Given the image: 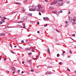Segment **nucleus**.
<instances>
[{"label": "nucleus", "mask_w": 76, "mask_h": 76, "mask_svg": "<svg viewBox=\"0 0 76 76\" xmlns=\"http://www.w3.org/2000/svg\"><path fill=\"white\" fill-rule=\"evenodd\" d=\"M49 9L50 10H53V7H49Z\"/></svg>", "instance_id": "12"}, {"label": "nucleus", "mask_w": 76, "mask_h": 76, "mask_svg": "<svg viewBox=\"0 0 76 76\" xmlns=\"http://www.w3.org/2000/svg\"><path fill=\"white\" fill-rule=\"evenodd\" d=\"M39 67V66L38 65L37 66V67Z\"/></svg>", "instance_id": "60"}, {"label": "nucleus", "mask_w": 76, "mask_h": 76, "mask_svg": "<svg viewBox=\"0 0 76 76\" xmlns=\"http://www.w3.org/2000/svg\"><path fill=\"white\" fill-rule=\"evenodd\" d=\"M56 31H57L58 32V33H60V31H59L57 30V29H56Z\"/></svg>", "instance_id": "26"}, {"label": "nucleus", "mask_w": 76, "mask_h": 76, "mask_svg": "<svg viewBox=\"0 0 76 76\" xmlns=\"http://www.w3.org/2000/svg\"><path fill=\"white\" fill-rule=\"evenodd\" d=\"M23 73H24V72L23 71H22V72H21V73L22 74H23Z\"/></svg>", "instance_id": "47"}, {"label": "nucleus", "mask_w": 76, "mask_h": 76, "mask_svg": "<svg viewBox=\"0 0 76 76\" xmlns=\"http://www.w3.org/2000/svg\"><path fill=\"white\" fill-rule=\"evenodd\" d=\"M21 42H22V43H23V42H24V41H23V40H22Z\"/></svg>", "instance_id": "37"}, {"label": "nucleus", "mask_w": 76, "mask_h": 76, "mask_svg": "<svg viewBox=\"0 0 76 76\" xmlns=\"http://www.w3.org/2000/svg\"><path fill=\"white\" fill-rule=\"evenodd\" d=\"M57 56V57H60V54H58Z\"/></svg>", "instance_id": "23"}, {"label": "nucleus", "mask_w": 76, "mask_h": 76, "mask_svg": "<svg viewBox=\"0 0 76 76\" xmlns=\"http://www.w3.org/2000/svg\"><path fill=\"white\" fill-rule=\"evenodd\" d=\"M68 58H70V56H68Z\"/></svg>", "instance_id": "48"}, {"label": "nucleus", "mask_w": 76, "mask_h": 76, "mask_svg": "<svg viewBox=\"0 0 76 76\" xmlns=\"http://www.w3.org/2000/svg\"><path fill=\"white\" fill-rule=\"evenodd\" d=\"M37 24H38V25H39V22H37Z\"/></svg>", "instance_id": "45"}, {"label": "nucleus", "mask_w": 76, "mask_h": 76, "mask_svg": "<svg viewBox=\"0 0 76 76\" xmlns=\"http://www.w3.org/2000/svg\"><path fill=\"white\" fill-rule=\"evenodd\" d=\"M75 73H76V71H75Z\"/></svg>", "instance_id": "63"}, {"label": "nucleus", "mask_w": 76, "mask_h": 76, "mask_svg": "<svg viewBox=\"0 0 76 76\" xmlns=\"http://www.w3.org/2000/svg\"><path fill=\"white\" fill-rule=\"evenodd\" d=\"M45 1L46 2H47V0H45Z\"/></svg>", "instance_id": "55"}, {"label": "nucleus", "mask_w": 76, "mask_h": 76, "mask_svg": "<svg viewBox=\"0 0 76 76\" xmlns=\"http://www.w3.org/2000/svg\"><path fill=\"white\" fill-rule=\"evenodd\" d=\"M45 74H46V75H49V74H51V72L48 71L45 72Z\"/></svg>", "instance_id": "6"}, {"label": "nucleus", "mask_w": 76, "mask_h": 76, "mask_svg": "<svg viewBox=\"0 0 76 76\" xmlns=\"http://www.w3.org/2000/svg\"><path fill=\"white\" fill-rule=\"evenodd\" d=\"M4 61H6V60L7 59L6 58H4Z\"/></svg>", "instance_id": "50"}, {"label": "nucleus", "mask_w": 76, "mask_h": 76, "mask_svg": "<svg viewBox=\"0 0 76 76\" xmlns=\"http://www.w3.org/2000/svg\"><path fill=\"white\" fill-rule=\"evenodd\" d=\"M39 15H41V12H39Z\"/></svg>", "instance_id": "28"}, {"label": "nucleus", "mask_w": 76, "mask_h": 76, "mask_svg": "<svg viewBox=\"0 0 76 76\" xmlns=\"http://www.w3.org/2000/svg\"><path fill=\"white\" fill-rule=\"evenodd\" d=\"M26 49L27 50H30V48H26Z\"/></svg>", "instance_id": "16"}, {"label": "nucleus", "mask_w": 76, "mask_h": 76, "mask_svg": "<svg viewBox=\"0 0 76 76\" xmlns=\"http://www.w3.org/2000/svg\"><path fill=\"white\" fill-rule=\"evenodd\" d=\"M22 64H24L25 63V62L24 61H23L22 62Z\"/></svg>", "instance_id": "40"}, {"label": "nucleus", "mask_w": 76, "mask_h": 76, "mask_svg": "<svg viewBox=\"0 0 76 76\" xmlns=\"http://www.w3.org/2000/svg\"><path fill=\"white\" fill-rule=\"evenodd\" d=\"M3 23V22H0V24L1 25V24H2Z\"/></svg>", "instance_id": "31"}, {"label": "nucleus", "mask_w": 76, "mask_h": 76, "mask_svg": "<svg viewBox=\"0 0 76 76\" xmlns=\"http://www.w3.org/2000/svg\"><path fill=\"white\" fill-rule=\"evenodd\" d=\"M66 53V52H65V51H63V53Z\"/></svg>", "instance_id": "38"}, {"label": "nucleus", "mask_w": 76, "mask_h": 76, "mask_svg": "<svg viewBox=\"0 0 76 76\" xmlns=\"http://www.w3.org/2000/svg\"><path fill=\"white\" fill-rule=\"evenodd\" d=\"M31 60H28L27 61L28 62H29V63H31V62H32V61H31Z\"/></svg>", "instance_id": "10"}, {"label": "nucleus", "mask_w": 76, "mask_h": 76, "mask_svg": "<svg viewBox=\"0 0 76 76\" xmlns=\"http://www.w3.org/2000/svg\"><path fill=\"white\" fill-rule=\"evenodd\" d=\"M3 17L0 15V18H2Z\"/></svg>", "instance_id": "57"}, {"label": "nucleus", "mask_w": 76, "mask_h": 76, "mask_svg": "<svg viewBox=\"0 0 76 76\" xmlns=\"http://www.w3.org/2000/svg\"><path fill=\"white\" fill-rule=\"evenodd\" d=\"M28 15L29 16H32V14L31 13H29L28 14Z\"/></svg>", "instance_id": "14"}, {"label": "nucleus", "mask_w": 76, "mask_h": 76, "mask_svg": "<svg viewBox=\"0 0 76 76\" xmlns=\"http://www.w3.org/2000/svg\"><path fill=\"white\" fill-rule=\"evenodd\" d=\"M72 24H74V22H72Z\"/></svg>", "instance_id": "62"}, {"label": "nucleus", "mask_w": 76, "mask_h": 76, "mask_svg": "<svg viewBox=\"0 0 76 76\" xmlns=\"http://www.w3.org/2000/svg\"><path fill=\"white\" fill-rule=\"evenodd\" d=\"M2 56H0V59H1V58Z\"/></svg>", "instance_id": "53"}, {"label": "nucleus", "mask_w": 76, "mask_h": 76, "mask_svg": "<svg viewBox=\"0 0 76 76\" xmlns=\"http://www.w3.org/2000/svg\"><path fill=\"white\" fill-rule=\"evenodd\" d=\"M23 28H25V24L24 23H23Z\"/></svg>", "instance_id": "13"}, {"label": "nucleus", "mask_w": 76, "mask_h": 76, "mask_svg": "<svg viewBox=\"0 0 76 76\" xmlns=\"http://www.w3.org/2000/svg\"><path fill=\"white\" fill-rule=\"evenodd\" d=\"M15 4H20V3L19 2H15Z\"/></svg>", "instance_id": "11"}, {"label": "nucleus", "mask_w": 76, "mask_h": 76, "mask_svg": "<svg viewBox=\"0 0 76 76\" xmlns=\"http://www.w3.org/2000/svg\"><path fill=\"white\" fill-rule=\"evenodd\" d=\"M59 64H60V65H62V62H59Z\"/></svg>", "instance_id": "15"}, {"label": "nucleus", "mask_w": 76, "mask_h": 76, "mask_svg": "<svg viewBox=\"0 0 76 76\" xmlns=\"http://www.w3.org/2000/svg\"><path fill=\"white\" fill-rule=\"evenodd\" d=\"M19 22H24L22 21H20L18 22V23H19Z\"/></svg>", "instance_id": "32"}, {"label": "nucleus", "mask_w": 76, "mask_h": 76, "mask_svg": "<svg viewBox=\"0 0 76 76\" xmlns=\"http://www.w3.org/2000/svg\"><path fill=\"white\" fill-rule=\"evenodd\" d=\"M14 47H15V48H16L17 47V46H14Z\"/></svg>", "instance_id": "59"}, {"label": "nucleus", "mask_w": 76, "mask_h": 76, "mask_svg": "<svg viewBox=\"0 0 76 76\" xmlns=\"http://www.w3.org/2000/svg\"><path fill=\"white\" fill-rule=\"evenodd\" d=\"M68 14H70V11L69 12Z\"/></svg>", "instance_id": "51"}, {"label": "nucleus", "mask_w": 76, "mask_h": 76, "mask_svg": "<svg viewBox=\"0 0 76 76\" xmlns=\"http://www.w3.org/2000/svg\"><path fill=\"white\" fill-rule=\"evenodd\" d=\"M31 71L32 72H34V70L33 69H31Z\"/></svg>", "instance_id": "22"}, {"label": "nucleus", "mask_w": 76, "mask_h": 76, "mask_svg": "<svg viewBox=\"0 0 76 76\" xmlns=\"http://www.w3.org/2000/svg\"><path fill=\"white\" fill-rule=\"evenodd\" d=\"M4 19H7V18H6L5 17H4Z\"/></svg>", "instance_id": "34"}, {"label": "nucleus", "mask_w": 76, "mask_h": 76, "mask_svg": "<svg viewBox=\"0 0 76 76\" xmlns=\"http://www.w3.org/2000/svg\"><path fill=\"white\" fill-rule=\"evenodd\" d=\"M15 13V12H14L13 13V12H10V13Z\"/></svg>", "instance_id": "43"}, {"label": "nucleus", "mask_w": 76, "mask_h": 76, "mask_svg": "<svg viewBox=\"0 0 76 76\" xmlns=\"http://www.w3.org/2000/svg\"><path fill=\"white\" fill-rule=\"evenodd\" d=\"M27 1L26 0H25L24 1V3H26V2Z\"/></svg>", "instance_id": "33"}, {"label": "nucleus", "mask_w": 76, "mask_h": 76, "mask_svg": "<svg viewBox=\"0 0 76 76\" xmlns=\"http://www.w3.org/2000/svg\"><path fill=\"white\" fill-rule=\"evenodd\" d=\"M36 57L37 58V57H38V56L36 55Z\"/></svg>", "instance_id": "56"}, {"label": "nucleus", "mask_w": 76, "mask_h": 76, "mask_svg": "<svg viewBox=\"0 0 76 76\" xmlns=\"http://www.w3.org/2000/svg\"><path fill=\"white\" fill-rule=\"evenodd\" d=\"M31 7V8L29 9V10L30 11H35V10H36L35 8L34 9H33L34 7L33 6H32Z\"/></svg>", "instance_id": "4"}, {"label": "nucleus", "mask_w": 76, "mask_h": 76, "mask_svg": "<svg viewBox=\"0 0 76 76\" xmlns=\"http://www.w3.org/2000/svg\"><path fill=\"white\" fill-rule=\"evenodd\" d=\"M52 13H57V11H52Z\"/></svg>", "instance_id": "8"}, {"label": "nucleus", "mask_w": 76, "mask_h": 76, "mask_svg": "<svg viewBox=\"0 0 76 76\" xmlns=\"http://www.w3.org/2000/svg\"><path fill=\"white\" fill-rule=\"evenodd\" d=\"M48 52L50 53V49L49 48L48 49Z\"/></svg>", "instance_id": "42"}, {"label": "nucleus", "mask_w": 76, "mask_h": 76, "mask_svg": "<svg viewBox=\"0 0 76 76\" xmlns=\"http://www.w3.org/2000/svg\"><path fill=\"white\" fill-rule=\"evenodd\" d=\"M58 1H59L58 3V5L59 6H61L63 5V0H58Z\"/></svg>", "instance_id": "1"}, {"label": "nucleus", "mask_w": 76, "mask_h": 76, "mask_svg": "<svg viewBox=\"0 0 76 76\" xmlns=\"http://www.w3.org/2000/svg\"><path fill=\"white\" fill-rule=\"evenodd\" d=\"M18 47H19V48H21V49H22V47H21V46H20V45H18Z\"/></svg>", "instance_id": "21"}, {"label": "nucleus", "mask_w": 76, "mask_h": 76, "mask_svg": "<svg viewBox=\"0 0 76 76\" xmlns=\"http://www.w3.org/2000/svg\"><path fill=\"white\" fill-rule=\"evenodd\" d=\"M10 72L9 71H7V73H9Z\"/></svg>", "instance_id": "64"}, {"label": "nucleus", "mask_w": 76, "mask_h": 76, "mask_svg": "<svg viewBox=\"0 0 76 76\" xmlns=\"http://www.w3.org/2000/svg\"><path fill=\"white\" fill-rule=\"evenodd\" d=\"M44 11L43 10L42 11V13H44Z\"/></svg>", "instance_id": "44"}, {"label": "nucleus", "mask_w": 76, "mask_h": 76, "mask_svg": "<svg viewBox=\"0 0 76 76\" xmlns=\"http://www.w3.org/2000/svg\"><path fill=\"white\" fill-rule=\"evenodd\" d=\"M18 73H19L20 72V70H18Z\"/></svg>", "instance_id": "35"}, {"label": "nucleus", "mask_w": 76, "mask_h": 76, "mask_svg": "<svg viewBox=\"0 0 76 76\" xmlns=\"http://www.w3.org/2000/svg\"><path fill=\"white\" fill-rule=\"evenodd\" d=\"M63 12V11H62V10H61L59 11V13H62Z\"/></svg>", "instance_id": "20"}, {"label": "nucleus", "mask_w": 76, "mask_h": 76, "mask_svg": "<svg viewBox=\"0 0 76 76\" xmlns=\"http://www.w3.org/2000/svg\"><path fill=\"white\" fill-rule=\"evenodd\" d=\"M32 54V53L31 52L29 53H28V55H31Z\"/></svg>", "instance_id": "19"}, {"label": "nucleus", "mask_w": 76, "mask_h": 76, "mask_svg": "<svg viewBox=\"0 0 76 76\" xmlns=\"http://www.w3.org/2000/svg\"><path fill=\"white\" fill-rule=\"evenodd\" d=\"M70 2H69V1H67V3H68V4H69V3Z\"/></svg>", "instance_id": "52"}, {"label": "nucleus", "mask_w": 76, "mask_h": 76, "mask_svg": "<svg viewBox=\"0 0 76 76\" xmlns=\"http://www.w3.org/2000/svg\"><path fill=\"white\" fill-rule=\"evenodd\" d=\"M11 69H12V70H13L14 72H15L16 70L15 68L14 67H12Z\"/></svg>", "instance_id": "7"}, {"label": "nucleus", "mask_w": 76, "mask_h": 76, "mask_svg": "<svg viewBox=\"0 0 76 76\" xmlns=\"http://www.w3.org/2000/svg\"><path fill=\"white\" fill-rule=\"evenodd\" d=\"M65 23H66V24H67V23H68V22H67V21H66L65 22Z\"/></svg>", "instance_id": "39"}, {"label": "nucleus", "mask_w": 76, "mask_h": 76, "mask_svg": "<svg viewBox=\"0 0 76 76\" xmlns=\"http://www.w3.org/2000/svg\"><path fill=\"white\" fill-rule=\"evenodd\" d=\"M67 70L68 71H69V72H70V70L69 68L67 69Z\"/></svg>", "instance_id": "25"}, {"label": "nucleus", "mask_w": 76, "mask_h": 76, "mask_svg": "<svg viewBox=\"0 0 76 76\" xmlns=\"http://www.w3.org/2000/svg\"><path fill=\"white\" fill-rule=\"evenodd\" d=\"M2 22L4 23L5 22V20L3 19L2 20Z\"/></svg>", "instance_id": "17"}, {"label": "nucleus", "mask_w": 76, "mask_h": 76, "mask_svg": "<svg viewBox=\"0 0 76 76\" xmlns=\"http://www.w3.org/2000/svg\"><path fill=\"white\" fill-rule=\"evenodd\" d=\"M43 19L44 20H47L49 19V18L48 17H43Z\"/></svg>", "instance_id": "5"}, {"label": "nucleus", "mask_w": 76, "mask_h": 76, "mask_svg": "<svg viewBox=\"0 0 76 76\" xmlns=\"http://www.w3.org/2000/svg\"><path fill=\"white\" fill-rule=\"evenodd\" d=\"M26 67H28V65H26Z\"/></svg>", "instance_id": "58"}, {"label": "nucleus", "mask_w": 76, "mask_h": 76, "mask_svg": "<svg viewBox=\"0 0 76 76\" xmlns=\"http://www.w3.org/2000/svg\"><path fill=\"white\" fill-rule=\"evenodd\" d=\"M15 73V71L13 72V74H14Z\"/></svg>", "instance_id": "54"}, {"label": "nucleus", "mask_w": 76, "mask_h": 76, "mask_svg": "<svg viewBox=\"0 0 76 76\" xmlns=\"http://www.w3.org/2000/svg\"><path fill=\"white\" fill-rule=\"evenodd\" d=\"M38 8L37 9V11L38 12H39V11H41L42 10V7L40 5H38Z\"/></svg>", "instance_id": "2"}, {"label": "nucleus", "mask_w": 76, "mask_h": 76, "mask_svg": "<svg viewBox=\"0 0 76 76\" xmlns=\"http://www.w3.org/2000/svg\"><path fill=\"white\" fill-rule=\"evenodd\" d=\"M26 10H23V12H25Z\"/></svg>", "instance_id": "46"}, {"label": "nucleus", "mask_w": 76, "mask_h": 76, "mask_svg": "<svg viewBox=\"0 0 76 76\" xmlns=\"http://www.w3.org/2000/svg\"><path fill=\"white\" fill-rule=\"evenodd\" d=\"M26 42H28V39H26Z\"/></svg>", "instance_id": "30"}, {"label": "nucleus", "mask_w": 76, "mask_h": 76, "mask_svg": "<svg viewBox=\"0 0 76 76\" xmlns=\"http://www.w3.org/2000/svg\"><path fill=\"white\" fill-rule=\"evenodd\" d=\"M10 45L11 47H12V45Z\"/></svg>", "instance_id": "61"}, {"label": "nucleus", "mask_w": 76, "mask_h": 76, "mask_svg": "<svg viewBox=\"0 0 76 76\" xmlns=\"http://www.w3.org/2000/svg\"><path fill=\"white\" fill-rule=\"evenodd\" d=\"M11 53H12V54H14V52L13 51H11Z\"/></svg>", "instance_id": "36"}, {"label": "nucleus", "mask_w": 76, "mask_h": 76, "mask_svg": "<svg viewBox=\"0 0 76 76\" xmlns=\"http://www.w3.org/2000/svg\"><path fill=\"white\" fill-rule=\"evenodd\" d=\"M48 25H47V24H45L44 25V26H45V27H46V26H47Z\"/></svg>", "instance_id": "24"}, {"label": "nucleus", "mask_w": 76, "mask_h": 76, "mask_svg": "<svg viewBox=\"0 0 76 76\" xmlns=\"http://www.w3.org/2000/svg\"><path fill=\"white\" fill-rule=\"evenodd\" d=\"M73 21H74V22H75L76 21V19H73Z\"/></svg>", "instance_id": "27"}, {"label": "nucleus", "mask_w": 76, "mask_h": 76, "mask_svg": "<svg viewBox=\"0 0 76 76\" xmlns=\"http://www.w3.org/2000/svg\"><path fill=\"white\" fill-rule=\"evenodd\" d=\"M72 37H75V34H72Z\"/></svg>", "instance_id": "29"}, {"label": "nucleus", "mask_w": 76, "mask_h": 76, "mask_svg": "<svg viewBox=\"0 0 76 76\" xmlns=\"http://www.w3.org/2000/svg\"><path fill=\"white\" fill-rule=\"evenodd\" d=\"M69 51H70V54H72V50H69Z\"/></svg>", "instance_id": "18"}, {"label": "nucleus", "mask_w": 76, "mask_h": 76, "mask_svg": "<svg viewBox=\"0 0 76 76\" xmlns=\"http://www.w3.org/2000/svg\"><path fill=\"white\" fill-rule=\"evenodd\" d=\"M58 1V0H54V1L52 2L51 4L50 5H53V4H54L57 3V1Z\"/></svg>", "instance_id": "3"}, {"label": "nucleus", "mask_w": 76, "mask_h": 76, "mask_svg": "<svg viewBox=\"0 0 76 76\" xmlns=\"http://www.w3.org/2000/svg\"><path fill=\"white\" fill-rule=\"evenodd\" d=\"M32 51L33 52H34V51H35L34 50V49H32Z\"/></svg>", "instance_id": "41"}, {"label": "nucleus", "mask_w": 76, "mask_h": 76, "mask_svg": "<svg viewBox=\"0 0 76 76\" xmlns=\"http://www.w3.org/2000/svg\"><path fill=\"white\" fill-rule=\"evenodd\" d=\"M37 33H38V34H39V31H37Z\"/></svg>", "instance_id": "49"}, {"label": "nucleus", "mask_w": 76, "mask_h": 76, "mask_svg": "<svg viewBox=\"0 0 76 76\" xmlns=\"http://www.w3.org/2000/svg\"><path fill=\"white\" fill-rule=\"evenodd\" d=\"M0 35L1 36H2V35L3 36H4V35H5V34L4 33H2L0 34Z\"/></svg>", "instance_id": "9"}]
</instances>
